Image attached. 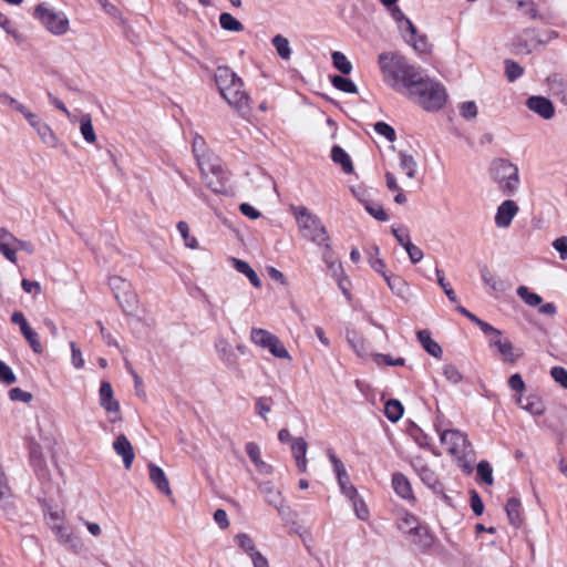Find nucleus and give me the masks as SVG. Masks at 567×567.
Wrapping results in <instances>:
<instances>
[{
    "instance_id": "a211bd4d",
    "label": "nucleus",
    "mask_w": 567,
    "mask_h": 567,
    "mask_svg": "<svg viewBox=\"0 0 567 567\" xmlns=\"http://www.w3.org/2000/svg\"><path fill=\"white\" fill-rule=\"evenodd\" d=\"M518 406L533 415H542L545 412L543 400L536 394L527 396L518 395L516 398Z\"/></svg>"
},
{
    "instance_id": "09e8293b",
    "label": "nucleus",
    "mask_w": 567,
    "mask_h": 567,
    "mask_svg": "<svg viewBox=\"0 0 567 567\" xmlns=\"http://www.w3.org/2000/svg\"><path fill=\"white\" fill-rule=\"evenodd\" d=\"M21 333L23 334L29 346L35 353H42L43 347L39 340L38 333L31 327L21 331Z\"/></svg>"
},
{
    "instance_id": "49530a36",
    "label": "nucleus",
    "mask_w": 567,
    "mask_h": 567,
    "mask_svg": "<svg viewBox=\"0 0 567 567\" xmlns=\"http://www.w3.org/2000/svg\"><path fill=\"white\" fill-rule=\"evenodd\" d=\"M481 276H482V280L483 282L491 287L492 290L494 291H501L503 290V282L497 279L488 269L487 267H484L481 269Z\"/></svg>"
},
{
    "instance_id": "a19ab883",
    "label": "nucleus",
    "mask_w": 567,
    "mask_h": 567,
    "mask_svg": "<svg viewBox=\"0 0 567 567\" xmlns=\"http://www.w3.org/2000/svg\"><path fill=\"white\" fill-rule=\"evenodd\" d=\"M332 63L343 74H350L352 71V63L348 58L340 51H334L331 54Z\"/></svg>"
},
{
    "instance_id": "5701e85b",
    "label": "nucleus",
    "mask_w": 567,
    "mask_h": 567,
    "mask_svg": "<svg viewBox=\"0 0 567 567\" xmlns=\"http://www.w3.org/2000/svg\"><path fill=\"white\" fill-rule=\"evenodd\" d=\"M417 340L422 344L423 349L434 358L442 357V348L441 346L434 341L431 337V332L429 330H420L417 333Z\"/></svg>"
},
{
    "instance_id": "13d9d810",
    "label": "nucleus",
    "mask_w": 567,
    "mask_h": 567,
    "mask_svg": "<svg viewBox=\"0 0 567 567\" xmlns=\"http://www.w3.org/2000/svg\"><path fill=\"white\" fill-rule=\"evenodd\" d=\"M374 131L378 134L383 135L389 142H393L396 137L394 128L385 122L375 123Z\"/></svg>"
},
{
    "instance_id": "864d4df0",
    "label": "nucleus",
    "mask_w": 567,
    "mask_h": 567,
    "mask_svg": "<svg viewBox=\"0 0 567 567\" xmlns=\"http://www.w3.org/2000/svg\"><path fill=\"white\" fill-rule=\"evenodd\" d=\"M193 153L197 159V164H199V157H208L212 155L205 150V141L202 136L196 135L193 140Z\"/></svg>"
},
{
    "instance_id": "393cba45",
    "label": "nucleus",
    "mask_w": 567,
    "mask_h": 567,
    "mask_svg": "<svg viewBox=\"0 0 567 567\" xmlns=\"http://www.w3.org/2000/svg\"><path fill=\"white\" fill-rule=\"evenodd\" d=\"M509 523L518 528L523 524L522 504L519 499L513 497L509 498L505 507Z\"/></svg>"
},
{
    "instance_id": "20e7f679",
    "label": "nucleus",
    "mask_w": 567,
    "mask_h": 567,
    "mask_svg": "<svg viewBox=\"0 0 567 567\" xmlns=\"http://www.w3.org/2000/svg\"><path fill=\"white\" fill-rule=\"evenodd\" d=\"M408 99L425 111H437L446 101V92L442 84L426 75L416 87H413Z\"/></svg>"
},
{
    "instance_id": "ddd939ff",
    "label": "nucleus",
    "mask_w": 567,
    "mask_h": 567,
    "mask_svg": "<svg viewBox=\"0 0 567 567\" xmlns=\"http://www.w3.org/2000/svg\"><path fill=\"white\" fill-rule=\"evenodd\" d=\"M259 489L265 497V501L274 506L280 515L285 514L288 507H285V498L282 493L276 488L270 482L260 484Z\"/></svg>"
},
{
    "instance_id": "6e6552de",
    "label": "nucleus",
    "mask_w": 567,
    "mask_h": 567,
    "mask_svg": "<svg viewBox=\"0 0 567 567\" xmlns=\"http://www.w3.org/2000/svg\"><path fill=\"white\" fill-rule=\"evenodd\" d=\"M198 167L206 186L214 193H224L225 184L228 179L226 169L221 161L213 154L208 157H199Z\"/></svg>"
},
{
    "instance_id": "2eb2a0df",
    "label": "nucleus",
    "mask_w": 567,
    "mask_h": 567,
    "mask_svg": "<svg viewBox=\"0 0 567 567\" xmlns=\"http://www.w3.org/2000/svg\"><path fill=\"white\" fill-rule=\"evenodd\" d=\"M527 107L545 120H549L555 114L553 103L544 96H530L526 101Z\"/></svg>"
},
{
    "instance_id": "680f3d73",
    "label": "nucleus",
    "mask_w": 567,
    "mask_h": 567,
    "mask_svg": "<svg viewBox=\"0 0 567 567\" xmlns=\"http://www.w3.org/2000/svg\"><path fill=\"white\" fill-rule=\"evenodd\" d=\"M443 374L450 382H452L454 384H457L462 381L461 372L453 364H445L443 368Z\"/></svg>"
},
{
    "instance_id": "473e14b6",
    "label": "nucleus",
    "mask_w": 567,
    "mask_h": 567,
    "mask_svg": "<svg viewBox=\"0 0 567 567\" xmlns=\"http://www.w3.org/2000/svg\"><path fill=\"white\" fill-rule=\"evenodd\" d=\"M35 132L45 145L53 148H56L60 145L59 138L47 123L39 125V128Z\"/></svg>"
},
{
    "instance_id": "f3484780",
    "label": "nucleus",
    "mask_w": 567,
    "mask_h": 567,
    "mask_svg": "<svg viewBox=\"0 0 567 567\" xmlns=\"http://www.w3.org/2000/svg\"><path fill=\"white\" fill-rule=\"evenodd\" d=\"M20 250L31 255L34 252V247L30 241L22 240L19 238H16V240H13L11 249L7 245H0V252L12 264L17 262V252Z\"/></svg>"
},
{
    "instance_id": "4468645a",
    "label": "nucleus",
    "mask_w": 567,
    "mask_h": 567,
    "mask_svg": "<svg viewBox=\"0 0 567 567\" xmlns=\"http://www.w3.org/2000/svg\"><path fill=\"white\" fill-rule=\"evenodd\" d=\"M489 346L497 348L502 360L507 363H515L522 355L520 352L516 351L513 343L508 339L502 338V336L498 338H493L489 341Z\"/></svg>"
},
{
    "instance_id": "bf43d9fd",
    "label": "nucleus",
    "mask_w": 567,
    "mask_h": 567,
    "mask_svg": "<svg viewBox=\"0 0 567 567\" xmlns=\"http://www.w3.org/2000/svg\"><path fill=\"white\" fill-rule=\"evenodd\" d=\"M351 501H352L353 509L355 512L357 517L361 520H367L369 518V509H368L365 503L363 502V499H361L357 495L355 498L351 499Z\"/></svg>"
},
{
    "instance_id": "774afa93",
    "label": "nucleus",
    "mask_w": 567,
    "mask_h": 567,
    "mask_svg": "<svg viewBox=\"0 0 567 567\" xmlns=\"http://www.w3.org/2000/svg\"><path fill=\"white\" fill-rule=\"evenodd\" d=\"M553 247L559 252L561 260L567 258V237L561 236L553 241Z\"/></svg>"
},
{
    "instance_id": "f257e3e1",
    "label": "nucleus",
    "mask_w": 567,
    "mask_h": 567,
    "mask_svg": "<svg viewBox=\"0 0 567 567\" xmlns=\"http://www.w3.org/2000/svg\"><path fill=\"white\" fill-rule=\"evenodd\" d=\"M384 82L394 91L409 96L413 87L426 76L421 66L411 64L398 52H382L378 56Z\"/></svg>"
},
{
    "instance_id": "6e6d98bb",
    "label": "nucleus",
    "mask_w": 567,
    "mask_h": 567,
    "mask_svg": "<svg viewBox=\"0 0 567 567\" xmlns=\"http://www.w3.org/2000/svg\"><path fill=\"white\" fill-rule=\"evenodd\" d=\"M11 497V489L7 483L4 474L0 471V506L6 507Z\"/></svg>"
},
{
    "instance_id": "c9c22d12",
    "label": "nucleus",
    "mask_w": 567,
    "mask_h": 567,
    "mask_svg": "<svg viewBox=\"0 0 567 567\" xmlns=\"http://www.w3.org/2000/svg\"><path fill=\"white\" fill-rule=\"evenodd\" d=\"M271 43L275 47L278 55L281 59L288 60L290 58V55H291L290 43L286 37L281 35V34H277L272 38Z\"/></svg>"
},
{
    "instance_id": "7ed1b4c3",
    "label": "nucleus",
    "mask_w": 567,
    "mask_h": 567,
    "mask_svg": "<svg viewBox=\"0 0 567 567\" xmlns=\"http://www.w3.org/2000/svg\"><path fill=\"white\" fill-rule=\"evenodd\" d=\"M291 212L302 237L330 251V237L320 218L305 206H292Z\"/></svg>"
},
{
    "instance_id": "0eeeda50",
    "label": "nucleus",
    "mask_w": 567,
    "mask_h": 567,
    "mask_svg": "<svg viewBox=\"0 0 567 567\" xmlns=\"http://www.w3.org/2000/svg\"><path fill=\"white\" fill-rule=\"evenodd\" d=\"M489 175L504 195L511 196L518 189V167L512 162L504 158L493 161L489 167Z\"/></svg>"
},
{
    "instance_id": "0e129e2a",
    "label": "nucleus",
    "mask_w": 567,
    "mask_h": 567,
    "mask_svg": "<svg viewBox=\"0 0 567 567\" xmlns=\"http://www.w3.org/2000/svg\"><path fill=\"white\" fill-rule=\"evenodd\" d=\"M365 209L371 216L380 221H385L389 218L383 207L379 204H367Z\"/></svg>"
},
{
    "instance_id": "2f4dec72",
    "label": "nucleus",
    "mask_w": 567,
    "mask_h": 567,
    "mask_svg": "<svg viewBox=\"0 0 567 567\" xmlns=\"http://www.w3.org/2000/svg\"><path fill=\"white\" fill-rule=\"evenodd\" d=\"M403 405L399 400H389L384 406V414L391 422H398L403 415Z\"/></svg>"
},
{
    "instance_id": "4be33fe9",
    "label": "nucleus",
    "mask_w": 567,
    "mask_h": 567,
    "mask_svg": "<svg viewBox=\"0 0 567 567\" xmlns=\"http://www.w3.org/2000/svg\"><path fill=\"white\" fill-rule=\"evenodd\" d=\"M413 543L422 550L430 549L434 544V536L425 525H420L411 535Z\"/></svg>"
},
{
    "instance_id": "338daca9",
    "label": "nucleus",
    "mask_w": 567,
    "mask_h": 567,
    "mask_svg": "<svg viewBox=\"0 0 567 567\" xmlns=\"http://www.w3.org/2000/svg\"><path fill=\"white\" fill-rule=\"evenodd\" d=\"M9 398L12 401H21L24 403H28L32 400V394L30 392H27L20 388H12L9 391Z\"/></svg>"
},
{
    "instance_id": "ea45409f",
    "label": "nucleus",
    "mask_w": 567,
    "mask_h": 567,
    "mask_svg": "<svg viewBox=\"0 0 567 567\" xmlns=\"http://www.w3.org/2000/svg\"><path fill=\"white\" fill-rule=\"evenodd\" d=\"M332 85L342 92L354 94L358 92V87L354 82L348 78L341 75H334L331 78Z\"/></svg>"
},
{
    "instance_id": "052dcab7",
    "label": "nucleus",
    "mask_w": 567,
    "mask_h": 567,
    "mask_svg": "<svg viewBox=\"0 0 567 567\" xmlns=\"http://www.w3.org/2000/svg\"><path fill=\"white\" fill-rule=\"evenodd\" d=\"M18 112L22 114L28 123L37 131L39 125H43L44 122L33 112H31L28 107H19Z\"/></svg>"
},
{
    "instance_id": "6ab92c4d",
    "label": "nucleus",
    "mask_w": 567,
    "mask_h": 567,
    "mask_svg": "<svg viewBox=\"0 0 567 567\" xmlns=\"http://www.w3.org/2000/svg\"><path fill=\"white\" fill-rule=\"evenodd\" d=\"M148 471L150 480L157 487V489L161 491L166 496H171L172 489L169 486L168 478L164 471L159 466L152 463L148 464Z\"/></svg>"
},
{
    "instance_id": "5fc2aeb1",
    "label": "nucleus",
    "mask_w": 567,
    "mask_h": 567,
    "mask_svg": "<svg viewBox=\"0 0 567 567\" xmlns=\"http://www.w3.org/2000/svg\"><path fill=\"white\" fill-rule=\"evenodd\" d=\"M391 231H392L393 236L395 237V239L398 240V243L403 248L409 246V244L411 243V237H410L409 229L406 227H403V226L392 227Z\"/></svg>"
},
{
    "instance_id": "423d86ee",
    "label": "nucleus",
    "mask_w": 567,
    "mask_h": 567,
    "mask_svg": "<svg viewBox=\"0 0 567 567\" xmlns=\"http://www.w3.org/2000/svg\"><path fill=\"white\" fill-rule=\"evenodd\" d=\"M45 522L55 535L58 542L69 549L78 553L83 548V544L72 528L65 525V513L62 509L49 508L44 515Z\"/></svg>"
},
{
    "instance_id": "9b49d317",
    "label": "nucleus",
    "mask_w": 567,
    "mask_h": 567,
    "mask_svg": "<svg viewBox=\"0 0 567 567\" xmlns=\"http://www.w3.org/2000/svg\"><path fill=\"white\" fill-rule=\"evenodd\" d=\"M109 284L123 309L132 308L136 303V295L127 280L113 276L110 278Z\"/></svg>"
},
{
    "instance_id": "b1692460",
    "label": "nucleus",
    "mask_w": 567,
    "mask_h": 567,
    "mask_svg": "<svg viewBox=\"0 0 567 567\" xmlns=\"http://www.w3.org/2000/svg\"><path fill=\"white\" fill-rule=\"evenodd\" d=\"M391 16L394 21L398 23V27L401 33H410L412 37H416V28L412 23V21L405 17L402 10L399 7L392 6L390 7Z\"/></svg>"
},
{
    "instance_id": "1a4fd4ad",
    "label": "nucleus",
    "mask_w": 567,
    "mask_h": 567,
    "mask_svg": "<svg viewBox=\"0 0 567 567\" xmlns=\"http://www.w3.org/2000/svg\"><path fill=\"white\" fill-rule=\"evenodd\" d=\"M34 17L41 21L43 27L54 35H63L69 31L70 22L62 11H55L44 3L39 4L34 10Z\"/></svg>"
},
{
    "instance_id": "cd10ccee",
    "label": "nucleus",
    "mask_w": 567,
    "mask_h": 567,
    "mask_svg": "<svg viewBox=\"0 0 567 567\" xmlns=\"http://www.w3.org/2000/svg\"><path fill=\"white\" fill-rule=\"evenodd\" d=\"M331 158L334 163L340 164L343 172L350 174L353 172L352 162L347 152L340 146H334L331 151Z\"/></svg>"
},
{
    "instance_id": "c03bdc74",
    "label": "nucleus",
    "mask_w": 567,
    "mask_h": 567,
    "mask_svg": "<svg viewBox=\"0 0 567 567\" xmlns=\"http://www.w3.org/2000/svg\"><path fill=\"white\" fill-rule=\"evenodd\" d=\"M235 542L237 545L250 556H252L254 553H258L259 550L256 549L255 543L251 539V537L245 533L237 534L235 536Z\"/></svg>"
},
{
    "instance_id": "a878e982",
    "label": "nucleus",
    "mask_w": 567,
    "mask_h": 567,
    "mask_svg": "<svg viewBox=\"0 0 567 567\" xmlns=\"http://www.w3.org/2000/svg\"><path fill=\"white\" fill-rule=\"evenodd\" d=\"M392 485L395 491V493L401 496L402 498H411L413 497V492L411 484L406 476H404L401 473H396L392 477Z\"/></svg>"
},
{
    "instance_id": "9d476101",
    "label": "nucleus",
    "mask_w": 567,
    "mask_h": 567,
    "mask_svg": "<svg viewBox=\"0 0 567 567\" xmlns=\"http://www.w3.org/2000/svg\"><path fill=\"white\" fill-rule=\"evenodd\" d=\"M411 465L421 478V481L432 491L437 494H442L445 502H450V497L443 493V485L439 481V477L434 470L430 466L427 461L422 456H414L411 461Z\"/></svg>"
},
{
    "instance_id": "72a5a7b5",
    "label": "nucleus",
    "mask_w": 567,
    "mask_h": 567,
    "mask_svg": "<svg viewBox=\"0 0 567 567\" xmlns=\"http://www.w3.org/2000/svg\"><path fill=\"white\" fill-rule=\"evenodd\" d=\"M219 24L221 29L230 32H241L244 30L243 23L228 12H223L219 16Z\"/></svg>"
},
{
    "instance_id": "f8f14e48",
    "label": "nucleus",
    "mask_w": 567,
    "mask_h": 567,
    "mask_svg": "<svg viewBox=\"0 0 567 567\" xmlns=\"http://www.w3.org/2000/svg\"><path fill=\"white\" fill-rule=\"evenodd\" d=\"M519 210L516 202L512 199L504 200L496 210L494 221L497 228L506 229L512 225L513 219Z\"/></svg>"
},
{
    "instance_id": "dca6fc26",
    "label": "nucleus",
    "mask_w": 567,
    "mask_h": 567,
    "mask_svg": "<svg viewBox=\"0 0 567 567\" xmlns=\"http://www.w3.org/2000/svg\"><path fill=\"white\" fill-rule=\"evenodd\" d=\"M113 449L117 455L123 458V463L126 470H130L135 457V453L131 442L124 434H120L114 443Z\"/></svg>"
},
{
    "instance_id": "4d7b16f0",
    "label": "nucleus",
    "mask_w": 567,
    "mask_h": 567,
    "mask_svg": "<svg viewBox=\"0 0 567 567\" xmlns=\"http://www.w3.org/2000/svg\"><path fill=\"white\" fill-rule=\"evenodd\" d=\"M550 377L563 389L567 390V370L563 367H553L550 369Z\"/></svg>"
},
{
    "instance_id": "39448f33",
    "label": "nucleus",
    "mask_w": 567,
    "mask_h": 567,
    "mask_svg": "<svg viewBox=\"0 0 567 567\" xmlns=\"http://www.w3.org/2000/svg\"><path fill=\"white\" fill-rule=\"evenodd\" d=\"M441 444L445 451L458 462V465L466 473L472 472V466L465 462L468 455L472 454V445L467 435L460 430H444L440 433Z\"/></svg>"
},
{
    "instance_id": "412c9836",
    "label": "nucleus",
    "mask_w": 567,
    "mask_h": 567,
    "mask_svg": "<svg viewBox=\"0 0 567 567\" xmlns=\"http://www.w3.org/2000/svg\"><path fill=\"white\" fill-rule=\"evenodd\" d=\"M216 350L221 361L229 368L237 365V357L234 352L233 346L224 338L216 341Z\"/></svg>"
},
{
    "instance_id": "58836bf2",
    "label": "nucleus",
    "mask_w": 567,
    "mask_h": 567,
    "mask_svg": "<svg viewBox=\"0 0 567 567\" xmlns=\"http://www.w3.org/2000/svg\"><path fill=\"white\" fill-rule=\"evenodd\" d=\"M265 349H267L274 357L278 359L291 360V355L277 336L272 338L270 343L266 346Z\"/></svg>"
},
{
    "instance_id": "c85d7f7f",
    "label": "nucleus",
    "mask_w": 567,
    "mask_h": 567,
    "mask_svg": "<svg viewBox=\"0 0 567 567\" xmlns=\"http://www.w3.org/2000/svg\"><path fill=\"white\" fill-rule=\"evenodd\" d=\"M402 35L406 43L410 44L417 53L425 54L430 51V45L425 35H420L417 32L416 37H412L408 32L403 33Z\"/></svg>"
},
{
    "instance_id": "f03ea898",
    "label": "nucleus",
    "mask_w": 567,
    "mask_h": 567,
    "mask_svg": "<svg viewBox=\"0 0 567 567\" xmlns=\"http://www.w3.org/2000/svg\"><path fill=\"white\" fill-rule=\"evenodd\" d=\"M215 82L221 97L237 112L249 109L250 97L245 90L243 80L228 66H218L215 71Z\"/></svg>"
},
{
    "instance_id": "69168bd1",
    "label": "nucleus",
    "mask_w": 567,
    "mask_h": 567,
    "mask_svg": "<svg viewBox=\"0 0 567 567\" xmlns=\"http://www.w3.org/2000/svg\"><path fill=\"white\" fill-rule=\"evenodd\" d=\"M404 249L412 264L420 262L424 257L422 249L414 245L412 241Z\"/></svg>"
},
{
    "instance_id": "603ef678",
    "label": "nucleus",
    "mask_w": 567,
    "mask_h": 567,
    "mask_svg": "<svg viewBox=\"0 0 567 567\" xmlns=\"http://www.w3.org/2000/svg\"><path fill=\"white\" fill-rule=\"evenodd\" d=\"M323 259L327 264L328 269L331 271L333 277L343 275L344 271H343L342 265H341V262L333 260L331 258V250L328 251L324 249Z\"/></svg>"
},
{
    "instance_id": "de8ad7c7",
    "label": "nucleus",
    "mask_w": 567,
    "mask_h": 567,
    "mask_svg": "<svg viewBox=\"0 0 567 567\" xmlns=\"http://www.w3.org/2000/svg\"><path fill=\"white\" fill-rule=\"evenodd\" d=\"M524 73V69L513 60L505 61V74L509 82L516 81Z\"/></svg>"
},
{
    "instance_id": "e433bc0d",
    "label": "nucleus",
    "mask_w": 567,
    "mask_h": 567,
    "mask_svg": "<svg viewBox=\"0 0 567 567\" xmlns=\"http://www.w3.org/2000/svg\"><path fill=\"white\" fill-rule=\"evenodd\" d=\"M80 131L85 142L92 144L96 141V134L89 114L82 115L80 121Z\"/></svg>"
},
{
    "instance_id": "bb28decb",
    "label": "nucleus",
    "mask_w": 567,
    "mask_h": 567,
    "mask_svg": "<svg viewBox=\"0 0 567 567\" xmlns=\"http://www.w3.org/2000/svg\"><path fill=\"white\" fill-rule=\"evenodd\" d=\"M383 279L385 280L389 289L394 295L401 298H404L406 296L408 284L402 277L393 274H388Z\"/></svg>"
},
{
    "instance_id": "f704fd0d",
    "label": "nucleus",
    "mask_w": 567,
    "mask_h": 567,
    "mask_svg": "<svg viewBox=\"0 0 567 567\" xmlns=\"http://www.w3.org/2000/svg\"><path fill=\"white\" fill-rule=\"evenodd\" d=\"M420 525L419 519L409 513L402 514L398 523L399 529L409 535L416 530Z\"/></svg>"
},
{
    "instance_id": "e2e57ef3",
    "label": "nucleus",
    "mask_w": 567,
    "mask_h": 567,
    "mask_svg": "<svg viewBox=\"0 0 567 567\" xmlns=\"http://www.w3.org/2000/svg\"><path fill=\"white\" fill-rule=\"evenodd\" d=\"M0 382L6 384H12L16 382V374L3 361H0Z\"/></svg>"
},
{
    "instance_id": "aec40b11",
    "label": "nucleus",
    "mask_w": 567,
    "mask_h": 567,
    "mask_svg": "<svg viewBox=\"0 0 567 567\" xmlns=\"http://www.w3.org/2000/svg\"><path fill=\"white\" fill-rule=\"evenodd\" d=\"M308 450V444L302 437H297L292 440L291 443V452L296 460L297 467L300 472L307 471V460L306 454Z\"/></svg>"
},
{
    "instance_id": "4c0bfd02",
    "label": "nucleus",
    "mask_w": 567,
    "mask_h": 567,
    "mask_svg": "<svg viewBox=\"0 0 567 567\" xmlns=\"http://www.w3.org/2000/svg\"><path fill=\"white\" fill-rule=\"evenodd\" d=\"M400 158V167L401 169L406 174L409 178H413L416 173L417 164L414 159V157L410 154L400 152L399 153Z\"/></svg>"
},
{
    "instance_id": "3c124183",
    "label": "nucleus",
    "mask_w": 567,
    "mask_h": 567,
    "mask_svg": "<svg viewBox=\"0 0 567 567\" xmlns=\"http://www.w3.org/2000/svg\"><path fill=\"white\" fill-rule=\"evenodd\" d=\"M435 274H436V278H437V284L444 290L449 300L451 302H456L457 297H456L454 290L452 289V287L450 286V284L446 282L445 275H444L443 270L436 268Z\"/></svg>"
},
{
    "instance_id": "c756f323",
    "label": "nucleus",
    "mask_w": 567,
    "mask_h": 567,
    "mask_svg": "<svg viewBox=\"0 0 567 567\" xmlns=\"http://www.w3.org/2000/svg\"><path fill=\"white\" fill-rule=\"evenodd\" d=\"M274 337V333L261 328H252L250 331V341L262 349L270 343Z\"/></svg>"
},
{
    "instance_id": "79ce46f5",
    "label": "nucleus",
    "mask_w": 567,
    "mask_h": 567,
    "mask_svg": "<svg viewBox=\"0 0 567 567\" xmlns=\"http://www.w3.org/2000/svg\"><path fill=\"white\" fill-rule=\"evenodd\" d=\"M516 291L518 297L530 307H537L543 301L539 295L530 291L526 286H519Z\"/></svg>"
},
{
    "instance_id": "a18cd8bd",
    "label": "nucleus",
    "mask_w": 567,
    "mask_h": 567,
    "mask_svg": "<svg viewBox=\"0 0 567 567\" xmlns=\"http://www.w3.org/2000/svg\"><path fill=\"white\" fill-rule=\"evenodd\" d=\"M477 476L482 482H484L487 485H492L494 483L493 480V468L491 464L487 461H481L477 464Z\"/></svg>"
},
{
    "instance_id": "8fccbe9b",
    "label": "nucleus",
    "mask_w": 567,
    "mask_h": 567,
    "mask_svg": "<svg viewBox=\"0 0 567 567\" xmlns=\"http://www.w3.org/2000/svg\"><path fill=\"white\" fill-rule=\"evenodd\" d=\"M177 230L181 234V236L183 237L184 244L186 247H188L190 249H195L197 247V240H196V238H194L189 235V227L186 221H179L177 224Z\"/></svg>"
},
{
    "instance_id": "7c9ffc66",
    "label": "nucleus",
    "mask_w": 567,
    "mask_h": 567,
    "mask_svg": "<svg viewBox=\"0 0 567 567\" xmlns=\"http://www.w3.org/2000/svg\"><path fill=\"white\" fill-rule=\"evenodd\" d=\"M548 83L553 95L559 97L565 104H567V83L556 75L549 78Z\"/></svg>"
},
{
    "instance_id": "37998d69",
    "label": "nucleus",
    "mask_w": 567,
    "mask_h": 567,
    "mask_svg": "<svg viewBox=\"0 0 567 567\" xmlns=\"http://www.w3.org/2000/svg\"><path fill=\"white\" fill-rule=\"evenodd\" d=\"M372 250H373L374 255H371L369 257V260H368L369 265L375 272H378L379 275H381L384 278L389 272L386 271V266H385L384 260L379 256L380 249L378 246H373Z\"/></svg>"
}]
</instances>
